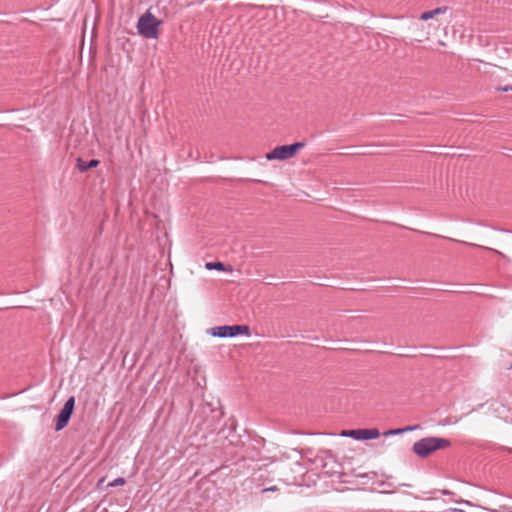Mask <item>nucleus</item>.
Masks as SVG:
<instances>
[{"label": "nucleus", "mask_w": 512, "mask_h": 512, "mask_svg": "<svg viewBox=\"0 0 512 512\" xmlns=\"http://www.w3.org/2000/svg\"><path fill=\"white\" fill-rule=\"evenodd\" d=\"M451 446L450 440L441 437H425L416 442L412 446L413 453L419 458H427L433 452L445 449Z\"/></svg>", "instance_id": "obj_1"}, {"label": "nucleus", "mask_w": 512, "mask_h": 512, "mask_svg": "<svg viewBox=\"0 0 512 512\" xmlns=\"http://www.w3.org/2000/svg\"><path fill=\"white\" fill-rule=\"evenodd\" d=\"M160 23L152 13L147 11L138 19V33L147 39H155L159 36Z\"/></svg>", "instance_id": "obj_2"}, {"label": "nucleus", "mask_w": 512, "mask_h": 512, "mask_svg": "<svg viewBox=\"0 0 512 512\" xmlns=\"http://www.w3.org/2000/svg\"><path fill=\"white\" fill-rule=\"evenodd\" d=\"M208 333L218 338H234L239 335L250 336V328L247 325H223L212 327Z\"/></svg>", "instance_id": "obj_3"}, {"label": "nucleus", "mask_w": 512, "mask_h": 512, "mask_svg": "<svg viewBox=\"0 0 512 512\" xmlns=\"http://www.w3.org/2000/svg\"><path fill=\"white\" fill-rule=\"evenodd\" d=\"M305 146L303 142H296L290 145H281L275 147L266 154L267 160H286L293 157L301 148Z\"/></svg>", "instance_id": "obj_4"}, {"label": "nucleus", "mask_w": 512, "mask_h": 512, "mask_svg": "<svg viewBox=\"0 0 512 512\" xmlns=\"http://www.w3.org/2000/svg\"><path fill=\"white\" fill-rule=\"evenodd\" d=\"M74 407H75V398L73 396H71L66 400L62 409L60 410L59 414L57 415L56 424H55L56 431H61L68 425L69 420L73 414Z\"/></svg>", "instance_id": "obj_5"}, {"label": "nucleus", "mask_w": 512, "mask_h": 512, "mask_svg": "<svg viewBox=\"0 0 512 512\" xmlns=\"http://www.w3.org/2000/svg\"><path fill=\"white\" fill-rule=\"evenodd\" d=\"M342 435L352 437L355 440H373L380 436V432L376 428L354 429V430L345 432Z\"/></svg>", "instance_id": "obj_6"}, {"label": "nucleus", "mask_w": 512, "mask_h": 512, "mask_svg": "<svg viewBox=\"0 0 512 512\" xmlns=\"http://www.w3.org/2000/svg\"><path fill=\"white\" fill-rule=\"evenodd\" d=\"M447 9L448 8L446 6H441L433 10L425 11L420 15V20L427 21L429 19H432L437 15L444 14L447 11Z\"/></svg>", "instance_id": "obj_7"}, {"label": "nucleus", "mask_w": 512, "mask_h": 512, "mask_svg": "<svg viewBox=\"0 0 512 512\" xmlns=\"http://www.w3.org/2000/svg\"><path fill=\"white\" fill-rule=\"evenodd\" d=\"M77 162H78L77 167H78L79 171H81V172H86L91 168H95L100 163V161L96 160V159H91L89 161H83L81 159H78Z\"/></svg>", "instance_id": "obj_8"}, {"label": "nucleus", "mask_w": 512, "mask_h": 512, "mask_svg": "<svg viewBox=\"0 0 512 512\" xmlns=\"http://www.w3.org/2000/svg\"><path fill=\"white\" fill-rule=\"evenodd\" d=\"M205 268L207 270H218V271H224V272H232L233 268L229 265L226 266L224 263L215 261V262H207L205 264Z\"/></svg>", "instance_id": "obj_9"}, {"label": "nucleus", "mask_w": 512, "mask_h": 512, "mask_svg": "<svg viewBox=\"0 0 512 512\" xmlns=\"http://www.w3.org/2000/svg\"><path fill=\"white\" fill-rule=\"evenodd\" d=\"M125 479L123 477H118L114 479L112 482L108 484L110 487L123 486L125 484Z\"/></svg>", "instance_id": "obj_10"}, {"label": "nucleus", "mask_w": 512, "mask_h": 512, "mask_svg": "<svg viewBox=\"0 0 512 512\" xmlns=\"http://www.w3.org/2000/svg\"><path fill=\"white\" fill-rule=\"evenodd\" d=\"M402 433H403L402 428H396V429L385 431L383 434L384 435H400Z\"/></svg>", "instance_id": "obj_11"}, {"label": "nucleus", "mask_w": 512, "mask_h": 512, "mask_svg": "<svg viewBox=\"0 0 512 512\" xmlns=\"http://www.w3.org/2000/svg\"><path fill=\"white\" fill-rule=\"evenodd\" d=\"M417 429H419V425L406 426V427L402 428L403 433L410 432V431H415Z\"/></svg>", "instance_id": "obj_12"}, {"label": "nucleus", "mask_w": 512, "mask_h": 512, "mask_svg": "<svg viewBox=\"0 0 512 512\" xmlns=\"http://www.w3.org/2000/svg\"><path fill=\"white\" fill-rule=\"evenodd\" d=\"M496 90L502 91V92H509V91H512V85H505V86L497 87Z\"/></svg>", "instance_id": "obj_13"}, {"label": "nucleus", "mask_w": 512, "mask_h": 512, "mask_svg": "<svg viewBox=\"0 0 512 512\" xmlns=\"http://www.w3.org/2000/svg\"><path fill=\"white\" fill-rule=\"evenodd\" d=\"M276 489H277L276 486H273V487L264 489V491H275Z\"/></svg>", "instance_id": "obj_14"}, {"label": "nucleus", "mask_w": 512, "mask_h": 512, "mask_svg": "<svg viewBox=\"0 0 512 512\" xmlns=\"http://www.w3.org/2000/svg\"><path fill=\"white\" fill-rule=\"evenodd\" d=\"M510 368L512 369V364L510 365Z\"/></svg>", "instance_id": "obj_15"}]
</instances>
